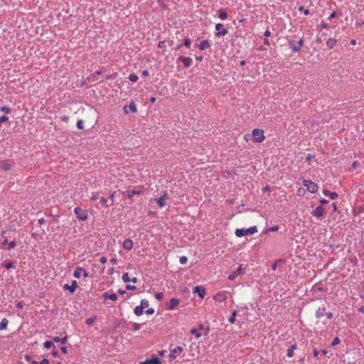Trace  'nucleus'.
Listing matches in <instances>:
<instances>
[{
    "label": "nucleus",
    "instance_id": "obj_1",
    "mask_svg": "<svg viewBox=\"0 0 364 364\" xmlns=\"http://www.w3.org/2000/svg\"><path fill=\"white\" fill-rule=\"evenodd\" d=\"M257 232V226H252L247 229H237L235 230V235L238 237H241L246 235H253Z\"/></svg>",
    "mask_w": 364,
    "mask_h": 364
},
{
    "label": "nucleus",
    "instance_id": "obj_2",
    "mask_svg": "<svg viewBox=\"0 0 364 364\" xmlns=\"http://www.w3.org/2000/svg\"><path fill=\"white\" fill-rule=\"evenodd\" d=\"M302 185L306 187L307 191L311 193H316L318 188V185L311 180L304 179L302 181Z\"/></svg>",
    "mask_w": 364,
    "mask_h": 364
},
{
    "label": "nucleus",
    "instance_id": "obj_3",
    "mask_svg": "<svg viewBox=\"0 0 364 364\" xmlns=\"http://www.w3.org/2000/svg\"><path fill=\"white\" fill-rule=\"evenodd\" d=\"M304 44V39L301 38L296 43H295L292 40L288 41V46L289 48L294 53H299L301 50V48Z\"/></svg>",
    "mask_w": 364,
    "mask_h": 364
},
{
    "label": "nucleus",
    "instance_id": "obj_4",
    "mask_svg": "<svg viewBox=\"0 0 364 364\" xmlns=\"http://www.w3.org/2000/svg\"><path fill=\"white\" fill-rule=\"evenodd\" d=\"M252 134L255 142L260 143L264 139V132L262 129H254Z\"/></svg>",
    "mask_w": 364,
    "mask_h": 364
},
{
    "label": "nucleus",
    "instance_id": "obj_5",
    "mask_svg": "<svg viewBox=\"0 0 364 364\" xmlns=\"http://www.w3.org/2000/svg\"><path fill=\"white\" fill-rule=\"evenodd\" d=\"M76 217L80 220H86L87 219V213L80 207H76L74 209Z\"/></svg>",
    "mask_w": 364,
    "mask_h": 364
},
{
    "label": "nucleus",
    "instance_id": "obj_6",
    "mask_svg": "<svg viewBox=\"0 0 364 364\" xmlns=\"http://www.w3.org/2000/svg\"><path fill=\"white\" fill-rule=\"evenodd\" d=\"M245 273V269L242 268L240 265V266L237 267L235 269L232 270L229 274V280H233L237 277V276L240 275V274H244Z\"/></svg>",
    "mask_w": 364,
    "mask_h": 364
},
{
    "label": "nucleus",
    "instance_id": "obj_7",
    "mask_svg": "<svg viewBox=\"0 0 364 364\" xmlns=\"http://www.w3.org/2000/svg\"><path fill=\"white\" fill-rule=\"evenodd\" d=\"M215 38H219L220 36H225L228 33V29H226L222 23H217L215 25Z\"/></svg>",
    "mask_w": 364,
    "mask_h": 364
},
{
    "label": "nucleus",
    "instance_id": "obj_8",
    "mask_svg": "<svg viewBox=\"0 0 364 364\" xmlns=\"http://www.w3.org/2000/svg\"><path fill=\"white\" fill-rule=\"evenodd\" d=\"M177 61H181V63H183L184 67H186V68H189L191 65L192 62H193V60L191 58L185 57L183 55H180L177 58Z\"/></svg>",
    "mask_w": 364,
    "mask_h": 364
},
{
    "label": "nucleus",
    "instance_id": "obj_9",
    "mask_svg": "<svg viewBox=\"0 0 364 364\" xmlns=\"http://www.w3.org/2000/svg\"><path fill=\"white\" fill-rule=\"evenodd\" d=\"M78 284L76 280H73L71 283V285L65 284L63 285V288L65 290H69L70 293H74L75 289H77Z\"/></svg>",
    "mask_w": 364,
    "mask_h": 364
},
{
    "label": "nucleus",
    "instance_id": "obj_10",
    "mask_svg": "<svg viewBox=\"0 0 364 364\" xmlns=\"http://www.w3.org/2000/svg\"><path fill=\"white\" fill-rule=\"evenodd\" d=\"M183 351V347L177 346L170 350L169 358L171 360H174L176 358V354Z\"/></svg>",
    "mask_w": 364,
    "mask_h": 364
},
{
    "label": "nucleus",
    "instance_id": "obj_11",
    "mask_svg": "<svg viewBox=\"0 0 364 364\" xmlns=\"http://www.w3.org/2000/svg\"><path fill=\"white\" fill-rule=\"evenodd\" d=\"M193 292L197 294L199 297L203 299L205 294V289L202 286H197L193 288Z\"/></svg>",
    "mask_w": 364,
    "mask_h": 364
},
{
    "label": "nucleus",
    "instance_id": "obj_12",
    "mask_svg": "<svg viewBox=\"0 0 364 364\" xmlns=\"http://www.w3.org/2000/svg\"><path fill=\"white\" fill-rule=\"evenodd\" d=\"M324 214V208L322 205H318L312 212V215L316 218H321Z\"/></svg>",
    "mask_w": 364,
    "mask_h": 364
},
{
    "label": "nucleus",
    "instance_id": "obj_13",
    "mask_svg": "<svg viewBox=\"0 0 364 364\" xmlns=\"http://www.w3.org/2000/svg\"><path fill=\"white\" fill-rule=\"evenodd\" d=\"M146 364H161V360L156 355H152L150 358L145 360Z\"/></svg>",
    "mask_w": 364,
    "mask_h": 364
},
{
    "label": "nucleus",
    "instance_id": "obj_14",
    "mask_svg": "<svg viewBox=\"0 0 364 364\" xmlns=\"http://www.w3.org/2000/svg\"><path fill=\"white\" fill-rule=\"evenodd\" d=\"M123 109L126 113L129 112L128 109L132 112H137L136 106L134 102H130L129 105H125Z\"/></svg>",
    "mask_w": 364,
    "mask_h": 364
},
{
    "label": "nucleus",
    "instance_id": "obj_15",
    "mask_svg": "<svg viewBox=\"0 0 364 364\" xmlns=\"http://www.w3.org/2000/svg\"><path fill=\"white\" fill-rule=\"evenodd\" d=\"M113 198H114V195L111 194V196H110V201H109L108 199H107V198H105L104 197H102L100 198V203L102 205H105L106 207H109V206H111V205H112L114 204Z\"/></svg>",
    "mask_w": 364,
    "mask_h": 364
},
{
    "label": "nucleus",
    "instance_id": "obj_16",
    "mask_svg": "<svg viewBox=\"0 0 364 364\" xmlns=\"http://www.w3.org/2000/svg\"><path fill=\"white\" fill-rule=\"evenodd\" d=\"M178 304L179 299L173 298L166 305L168 309L173 310Z\"/></svg>",
    "mask_w": 364,
    "mask_h": 364
},
{
    "label": "nucleus",
    "instance_id": "obj_17",
    "mask_svg": "<svg viewBox=\"0 0 364 364\" xmlns=\"http://www.w3.org/2000/svg\"><path fill=\"white\" fill-rule=\"evenodd\" d=\"M11 168V164L9 161L4 160L0 161V168L3 171H9Z\"/></svg>",
    "mask_w": 364,
    "mask_h": 364
},
{
    "label": "nucleus",
    "instance_id": "obj_18",
    "mask_svg": "<svg viewBox=\"0 0 364 364\" xmlns=\"http://www.w3.org/2000/svg\"><path fill=\"white\" fill-rule=\"evenodd\" d=\"M133 241L130 239H126L122 244L123 248L127 250H131L133 248Z\"/></svg>",
    "mask_w": 364,
    "mask_h": 364
},
{
    "label": "nucleus",
    "instance_id": "obj_19",
    "mask_svg": "<svg viewBox=\"0 0 364 364\" xmlns=\"http://www.w3.org/2000/svg\"><path fill=\"white\" fill-rule=\"evenodd\" d=\"M326 306L323 305L320 306L316 311L315 316L317 319L321 318L323 314L326 313Z\"/></svg>",
    "mask_w": 364,
    "mask_h": 364
},
{
    "label": "nucleus",
    "instance_id": "obj_20",
    "mask_svg": "<svg viewBox=\"0 0 364 364\" xmlns=\"http://www.w3.org/2000/svg\"><path fill=\"white\" fill-rule=\"evenodd\" d=\"M102 297L105 300L111 299L112 301H116L117 299V295L115 293L109 294L107 291L102 294Z\"/></svg>",
    "mask_w": 364,
    "mask_h": 364
},
{
    "label": "nucleus",
    "instance_id": "obj_21",
    "mask_svg": "<svg viewBox=\"0 0 364 364\" xmlns=\"http://www.w3.org/2000/svg\"><path fill=\"white\" fill-rule=\"evenodd\" d=\"M323 193L326 196H329L331 198V199H332V200H334V199H336L338 197V193H336V192H331L330 191H328L327 189L323 190Z\"/></svg>",
    "mask_w": 364,
    "mask_h": 364
},
{
    "label": "nucleus",
    "instance_id": "obj_22",
    "mask_svg": "<svg viewBox=\"0 0 364 364\" xmlns=\"http://www.w3.org/2000/svg\"><path fill=\"white\" fill-rule=\"evenodd\" d=\"M297 349V345L293 344L287 350V355L289 358H291L294 356V350Z\"/></svg>",
    "mask_w": 364,
    "mask_h": 364
},
{
    "label": "nucleus",
    "instance_id": "obj_23",
    "mask_svg": "<svg viewBox=\"0 0 364 364\" xmlns=\"http://www.w3.org/2000/svg\"><path fill=\"white\" fill-rule=\"evenodd\" d=\"M197 47L200 50H203L210 47V43L208 40H203L200 42L199 45H197Z\"/></svg>",
    "mask_w": 364,
    "mask_h": 364
},
{
    "label": "nucleus",
    "instance_id": "obj_24",
    "mask_svg": "<svg viewBox=\"0 0 364 364\" xmlns=\"http://www.w3.org/2000/svg\"><path fill=\"white\" fill-rule=\"evenodd\" d=\"M214 299L216 301H224L226 299V295L225 293H218L215 296Z\"/></svg>",
    "mask_w": 364,
    "mask_h": 364
},
{
    "label": "nucleus",
    "instance_id": "obj_25",
    "mask_svg": "<svg viewBox=\"0 0 364 364\" xmlns=\"http://www.w3.org/2000/svg\"><path fill=\"white\" fill-rule=\"evenodd\" d=\"M141 191H135V190H127L125 193H126V196L131 198L132 197H134V195H139L141 194Z\"/></svg>",
    "mask_w": 364,
    "mask_h": 364
},
{
    "label": "nucleus",
    "instance_id": "obj_26",
    "mask_svg": "<svg viewBox=\"0 0 364 364\" xmlns=\"http://www.w3.org/2000/svg\"><path fill=\"white\" fill-rule=\"evenodd\" d=\"M166 196H167V193H164V194L163 196H161L159 199L156 200L159 207L162 208L165 205L164 200H165Z\"/></svg>",
    "mask_w": 364,
    "mask_h": 364
},
{
    "label": "nucleus",
    "instance_id": "obj_27",
    "mask_svg": "<svg viewBox=\"0 0 364 364\" xmlns=\"http://www.w3.org/2000/svg\"><path fill=\"white\" fill-rule=\"evenodd\" d=\"M336 43H337V41L335 38H330L326 41V46L329 48H333L336 46Z\"/></svg>",
    "mask_w": 364,
    "mask_h": 364
},
{
    "label": "nucleus",
    "instance_id": "obj_28",
    "mask_svg": "<svg viewBox=\"0 0 364 364\" xmlns=\"http://www.w3.org/2000/svg\"><path fill=\"white\" fill-rule=\"evenodd\" d=\"M67 340H68V337L67 336H65L62 338L58 337V336H55L53 338V341L55 343H61L62 344H65L67 343Z\"/></svg>",
    "mask_w": 364,
    "mask_h": 364
},
{
    "label": "nucleus",
    "instance_id": "obj_29",
    "mask_svg": "<svg viewBox=\"0 0 364 364\" xmlns=\"http://www.w3.org/2000/svg\"><path fill=\"white\" fill-rule=\"evenodd\" d=\"M9 324V320L7 318H3L1 321L0 322V330H5L6 329Z\"/></svg>",
    "mask_w": 364,
    "mask_h": 364
},
{
    "label": "nucleus",
    "instance_id": "obj_30",
    "mask_svg": "<svg viewBox=\"0 0 364 364\" xmlns=\"http://www.w3.org/2000/svg\"><path fill=\"white\" fill-rule=\"evenodd\" d=\"M134 313L137 316H141L144 313V309H142L140 305L136 306L134 309Z\"/></svg>",
    "mask_w": 364,
    "mask_h": 364
},
{
    "label": "nucleus",
    "instance_id": "obj_31",
    "mask_svg": "<svg viewBox=\"0 0 364 364\" xmlns=\"http://www.w3.org/2000/svg\"><path fill=\"white\" fill-rule=\"evenodd\" d=\"M82 271H84V269L82 267H77L75 271L74 272L73 276L75 278H77V279L80 278Z\"/></svg>",
    "mask_w": 364,
    "mask_h": 364
},
{
    "label": "nucleus",
    "instance_id": "obj_32",
    "mask_svg": "<svg viewBox=\"0 0 364 364\" xmlns=\"http://www.w3.org/2000/svg\"><path fill=\"white\" fill-rule=\"evenodd\" d=\"M279 230V226H273L268 228L264 230V234H267L269 232H276Z\"/></svg>",
    "mask_w": 364,
    "mask_h": 364
},
{
    "label": "nucleus",
    "instance_id": "obj_33",
    "mask_svg": "<svg viewBox=\"0 0 364 364\" xmlns=\"http://www.w3.org/2000/svg\"><path fill=\"white\" fill-rule=\"evenodd\" d=\"M182 44L183 46L187 48H190L191 44V40L188 37H186L184 38L183 43Z\"/></svg>",
    "mask_w": 364,
    "mask_h": 364
},
{
    "label": "nucleus",
    "instance_id": "obj_34",
    "mask_svg": "<svg viewBox=\"0 0 364 364\" xmlns=\"http://www.w3.org/2000/svg\"><path fill=\"white\" fill-rule=\"evenodd\" d=\"M6 269L14 268V262L9 261L3 265Z\"/></svg>",
    "mask_w": 364,
    "mask_h": 364
},
{
    "label": "nucleus",
    "instance_id": "obj_35",
    "mask_svg": "<svg viewBox=\"0 0 364 364\" xmlns=\"http://www.w3.org/2000/svg\"><path fill=\"white\" fill-rule=\"evenodd\" d=\"M236 315H237V311H234L232 313L231 316L229 317V322H230V323H235V321H236V318H235Z\"/></svg>",
    "mask_w": 364,
    "mask_h": 364
},
{
    "label": "nucleus",
    "instance_id": "obj_36",
    "mask_svg": "<svg viewBox=\"0 0 364 364\" xmlns=\"http://www.w3.org/2000/svg\"><path fill=\"white\" fill-rule=\"evenodd\" d=\"M43 346H44V348H47V349L50 348L51 347H55L53 343L50 341H46L43 343Z\"/></svg>",
    "mask_w": 364,
    "mask_h": 364
},
{
    "label": "nucleus",
    "instance_id": "obj_37",
    "mask_svg": "<svg viewBox=\"0 0 364 364\" xmlns=\"http://www.w3.org/2000/svg\"><path fill=\"white\" fill-rule=\"evenodd\" d=\"M140 306L142 309H146L149 306V301L146 299H142L140 302Z\"/></svg>",
    "mask_w": 364,
    "mask_h": 364
},
{
    "label": "nucleus",
    "instance_id": "obj_38",
    "mask_svg": "<svg viewBox=\"0 0 364 364\" xmlns=\"http://www.w3.org/2000/svg\"><path fill=\"white\" fill-rule=\"evenodd\" d=\"M1 112L5 113V114H9L11 112V109L10 107L3 106L0 107Z\"/></svg>",
    "mask_w": 364,
    "mask_h": 364
},
{
    "label": "nucleus",
    "instance_id": "obj_39",
    "mask_svg": "<svg viewBox=\"0 0 364 364\" xmlns=\"http://www.w3.org/2000/svg\"><path fill=\"white\" fill-rule=\"evenodd\" d=\"M219 18L221 20H225V18H228L227 12L225 10H220V14L219 15Z\"/></svg>",
    "mask_w": 364,
    "mask_h": 364
},
{
    "label": "nucleus",
    "instance_id": "obj_40",
    "mask_svg": "<svg viewBox=\"0 0 364 364\" xmlns=\"http://www.w3.org/2000/svg\"><path fill=\"white\" fill-rule=\"evenodd\" d=\"M122 279L123 282L125 283L130 282V278H129V274L127 272H125L122 274Z\"/></svg>",
    "mask_w": 364,
    "mask_h": 364
},
{
    "label": "nucleus",
    "instance_id": "obj_41",
    "mask_svg": "<svg viewBox=\"0 0 364 364\" xmlns=\"http://www.w3.org/2000/svg\"><path fill=\"white\" fill-rule=\"evenodd\" d=\"M129 80L132 82H136L138 80V76L134 73H132L129 75Z\"/></svg>",
    "mask_w": 364,
    "mask_h": 364
},
{
    "label": "nucleus",
    "instance_id": "obj_42",
    "mask_svg": "<svg viewBox=\"0 0 364 364\" xmlns=\"http://www.w3.org/2000/svg\"><path fill=\"white\" fill-rule=\"evenodd\" d=\"M95 317H90V318H88L85 320V323L88 326H91L93 324V323L95 322Z\"/></svg>",
    "mask_w": 364,
    "mask_h": 364
},
{
    "label": "nucleus",
    "instance_id": "obj_43",
    "mask_svg": "<svg viewBox=\"0 0 364 364\" xmlns=\"http://www.w3.org/2000/svg\"><path fill=\"white\" fill-rule=\"evenodd\" d=\"M299 11H303L304 15L307 16L310 14L309 10L304 8V6H300L298 9Z\"/></svg>",
    "mask_w": 364,
    "mask_h": 364
},
{
    "label": "nucleus",
    "instance_id": "obj_44",
    "mask_svg": "<svg viewBox=\"0 0 364 364\" xmlns=\"http://www.w3.org/2000/svg\"><path fill=\"white\" fill-rule=\"evenodd\" d=\"M83 124H84V122L82 119H78L77 122L76 126L79 129H84Z\"/></svg>",
    "mask_w": 364,
    "mask_h": 364
},
{
    "label": "nucleus",
    "instance_id": "obj_45",
    "mask_svg": "<svg viewBox=\"0 0 364 364\" xmlns=\"http://www.w3.org/2000/svg\"><path fill=\"white\" fill-rule=\"evenodd\" d=\"M340 342H341L340 338L338 337H336L332 341L331 346H336V345L339 344Z\"/></svg>",
    "mask_w": 364,
    "mask_h": 364
},
{
    "label": "nucleus",
    "instance_id": "obj_46",
    "mask_svg": "<svg viewBox=\"0 0 364 364\" xmlns=\"http://www.w3.org/2000/svg\"><path fill=\"white\" fill-rule=\"evenodd\" d=\"M16 246V242L15 241H11L8 243L7 250H10L11 249L14 248Z\"/></svg>",
    "mask_w": 364,
    "mask_h": 364
},
{
    "label": "nucleus",
    "instance_id": "obj_47",
    "mask_svg": "<svg viewBox=\"0 0 364 364\" xmlns=\"http://www.w3.org/2000/svg\"><path fill=\"white\" fill-rule=\"evenodd\" d=\"M191 333L195 335L196 338H199L201 336V333H199L197 329H192L191 331Z\"/></svg>",
    "mask_w": 364,
    "mask_h": 364
},
{
    "label": "nucleus",
    "instance_id": "obj_48",
    "mask_svg": "<svg viewBox=\"0 0 364 364\" xmlns=\"http://www.w3.org/2000/svg\"><path fill=\"white\" fill-rule=\"evenodd\" d=\"M179 261L181 264H185L188 262V258L186 256H181L179 259Z\"/></svg>",
    "mask_w": 364,
    "mask_h": 364
},
{
    "label": "nucleus",
    "instance_id": "obj_49",
    "mask_svg": "<svg viewBox=\"0 0 364 364\" xmlns=\"http://www.w3.org/2000/svg\"><path fill=\"white\" fill-rule=\"evenodd\" d=\"M155 298L160 301L164 298V294L162 292H159L155 294Z\"/></svg>",
    "mask_w": 364,
    "mask_h": 364
},
{
    "label": "nucleus",
    "instance_id": "obj_50",
    "mask_svg": "<svg viewBox=\"0 0 364 364\" xmlns=\"http://www.w3.org/2000/svg\"><path fill=\"white\" fill-rule=\"evenodd\" d=\"M141 328V324L140 323H133V331H136L138 330H139Z\"/></svg>",
    "mask_w": 364,
    "mask_h": 364
},
{
    "label": "nucleus",
    "instance_id": "obj_51",
    "mask_svg": "<svg viewBox=\"0 0 364 364\" xmlns=\"http://www.w3.org/2000/svg\"><path fill=\"white\" fill-rule=\"evenodd\" d=\"M154 312H155V310H154V309H153V308H149V309H146V310L145 311V313H146V314H150V315H151V314H154Z\"/></svg>",
    "mask_w": 364,
    "mask_h": 364
},
{
    "label": "nucleus",
    "instance_id": "obj_52",
    "mask_svg": "<svg viewBox=\"0 0 364 364\" xmlns=\"http://www.w3.org/2000/svg\"><path fill=\"white\" fill-rule=\"evenodd\" d=\"M8 120H9V118L5 115L0 117V124L7 122Z\"/></svg>",
    "mask_w": 364,
    "mask_h": 364
},
{
    "label": "nucleus",
    "instance_id": "obj_53",
    "mask_svg": "<svg viewBox=\"0 0 364 364\" xmlns=\"http://www.w3.org/2000/svg\"><path fill=\"white\" fill-rule=\"evenodd\" d=\"M125 287L127 290H134L136 289V287L134 285L130 284H127Z\"/></svg>",
    "mask_w": 364,
    "mask_h": 364
},
{
    "label": "nucleus",
    "instance_id": "obj_54",
    "mask_svg": "<svg viewBox=\"0 0 364 364\" xmlns=\"http://www.w3.org/2000/svg\"><path fill=\"white\" fill-rule=\"evenodd\" d=\"M314 159V156L312 155V154H308L306 157V161H311V159Z\"/></svg>",
    "mask_w": 364,
    "mask_h": 364
},
{
    "label": "nucleus",
    "instance_id": "obj_55",
    "mask_svg": "<svg viewBox=\"0 0 364 364\" xmlns=\"http://www.w3.org/2000/svg\"><path fill=\"white\" fill-rule=\"evenodd\" d=\"M39 364H49V360L43 358L41 362H39Z\"/></svg>",
    "mask_w": 364,
    "mask_h": 364
},
{
    "label": "nucleus",
    "instance_id": "obj_56",
    "mask_svg": "<svg viewBox=\"0 0 364 364\" xmlns=\"http://www.w3.org/2000/svg\"><path fill=\"white\" fill-rule=\"evenodd\" d=\"M336 14H336V11H333V12L330 14V16H329V17H328V20H331L332 18H335V17L336 16Z\"/></svg>",
    "mask_w": 364,
    "mask_h": 364
},
{
    "label": "nucleus",
    "instance_id": "obj_57",
    "mask_svg": "<svg viewBox=\"0 0 364 364\" xmlns=\"http://www.w3.org/2000/svg\"><path fill=\"white\" fill-rule=\"evenodd\" d=\"M100 262L102 264H105L107 262V258L105 257H101L99 259Z\"/></svg>",
    "mask_w": 364,
    "mask_h": 364
},
{
    "label": "nucleus",
    "instance_id": "obj_58",
    "mask_svg": "<svg viewBox=\"0 0 364 364\" xmlns=\"http://www.w3.org/2000/svg\"><path fill=\"white\" fill-rule=\"evenodd\" d=\"M158 47L160 48H163L165 47V41H159L158 43Z\"/></svg>",
    "mask_w": 364,
    "mask_h": 364
},
{
    "label": "nucleus",
    "instance_id": "obj_59",
    "mask_svg": "<svg viewBox=\"0 0 364 364\" xmlns=\"http://www.w3.org/2000/svg\"><path fill=\"white\" fill-rule=\"evenodd\" d=\"M325 314L328 319H331L333 318V314L331 312H326Z\"/></svg>",
    "mask_w": 364,
    "mask_h": 364
},
{
    "label": "nucleus",
    "instance_id": "obj_60",
    "mask_svg": "<svg viewBox=\"0 0 364 364\" xmlns=\"http://www.w3.org/2000/svg\"><path fill=\"white\" fill-rule=\"evenodd\" d=\"M149 75V71H148V70H143V71H142L141 75H142L143 77H146V76H148Z\"/></svg>",
    "mask_w": 364,
    "mask_h": 364
},
{
    "label": "nucleus",
    "instance_id": "obj_61",
    "mask_svg": "<svg viewBox=\"0 0 364 364\" xmlns=\"http://www.w3.org/2000/svg\"><path fill=\"white\" fill-rule=\"evenodd\" d=\"M321 27L322 28H327L328 27V24L323 21L321 22Z\"/></svg>",
    "mask_w": 364,
    "mask_h": 364
},
{
    "label": "nucleus",
    "instance_id": "obj_62",
    "mask_svg": "<svg viewBox=\"0 0 364 364\" xmlns=\"http://www.w3.org/2000/svg\"><path fill=\"white\" fill-rule=\"evenodd\" d=\"M16 307L18 309H22L23 308V303H22V301L18 302L17 304H16Z\"/></svg>",
    "mask_w": 364,
    "mask_h": 364
},
{
    "label": "nucleus",
    "instance_id": "obj_63",
    "mask_svg": "<svg viewBox=\"0 0 364 364\" xmlns=\"http://www.w3.org/2000/svg\"><path fill=\"white\" fill-rule=\"evenodd\" d=\"M264 36L266 38H267V37L270 36H271V32H270V31L267 30V31L264 32Z\"/></svg>",
    "mask_w": 364,
    "mask_h": 364
},
{
    "label": "nucleus",
    "instance_id": "obj_64",
    "mask_svg": "<svg viewBox=\"0 0 364 364\" xmlns=\"http://www.w3.org/2000/svg\"><path fill=\"white\" fill-rule=\"evenodd\" d=\"M358 311H359L360 313L364 314V306H361L358 309Z\"/></svg>",
    "mask_w": 364,
    "mask_h": 364
}]
</instances>
